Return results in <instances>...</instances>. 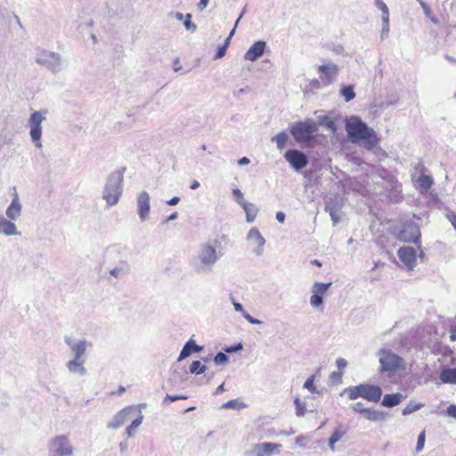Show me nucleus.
Segmentation results:
<instances>
[{
    "label": "nucleus",
    "instance_id": "052dcab7",
    "mask_svg": "<svg viewBox=\"0 0 456 456\" xmlns=\"http://www.w3.org/2000/svg\"><path fill=\"white\" fill-rule=\"evenodd\" d=\"M209 0H200L197 6L200 11H203L208 5Z\"/></svg>",
    "mask_w": 456,
    "mask_h": 456
},
{
    "label": "nucleus",
    "instance_id": "680f3d73",
    "mask_svg": "<svg viewBox=\"0 0 456 456\" xmlns=\"http://www.w3.org/2000/svg\"><path fill=\"white\" fill-rule=\"evenodd\" d=\"M389 33V25H383L382 24V28H381V38H384L385 37H387Z\"/></svg>",
    "mask_w": 456,
    "mask_h": 456
},
{
    "label": "nucleus",
    "instance_id": "bf43d9fd",
    "mask_svg": "<svg viewBox=\"0 0 456 456\" xmlns=\"http://www.w3.org/2000/svg\"><path fill=\"white\" fill-rule=\"evenodd\" d=\"M245 12H246V9L244 8V9L242 10V12H241L240 15V16H239V18L237 19V20H236V22H235V25H234V28H233L232 29V31L230 32V34H229L228 37L232 38V36L234 35V33H235V28H236V27H237V25H238L239 21L240 20L241 17L244 15Z\"/></svg>",
    "mask_w": 456,
    "mask_h": 456
},
{
    "label": "nucleus",
    "instance_id": "3c124183",
    "mask_svg": "<svg viewBox=\"0 0 456 456\" xmlns=\"http://www.w3.org/2000/svg\"><path fill=\"white\" fill-rule=\"evenodd\" d=\"M183 399H186V396L167 395L165 399H164V401L165 402H167V401L175 402V401H177V400H183Z\"/></svg>",
    "mask_w": 456,
    "mask_h": 456
},
{
    "label": "nucleus",
    "instance_id": "2eb2a0df",
    "mask_svg": "<svg viewBox=\"0 0 456 456\" xmlns=\"http://www.w3.org/2000/svg\"><path fill=\"white\" fill-rule=\"evenodd\" d=\"M246 240L252 247V251L256 256H260L264 253V246L265 239L262 236L256 227H252L246 237Z\"/></svg>",
    "mask_w": 456,
    "mask_h": 456
},
{
    "label": "nucleus",
    "instance_id": "c9c22d12",
    "mask_svg": "<svg viewBox=\"0 0 456 456\" xmlns=\"http://www.w3.org/2000/svg\"><path fill=\"white\" fill-rule=\"evenodd\" d=\"M314 376H310L304 383L303 387L305 389H307L313 394H320V391L318 390L317 387L314 385Z\"/></svg>",
    "mask_w": 456,
    "mask_h": 456
},
{
    "label": "nucleus",
    "instance_id": "f3484780",
    "mask_svg": "<svg viewBox=\"0 0 456 456\" xmlns=\"http://www.w3.org/2000/svg\"><path fill=\"white\" fill-rule=\"evenodd\" d=\"M285 159L297 171L304 168L308 164V159L305 153L297 150H289L284 155Z\"/></svg>",
    "mask_w": 456,
    "mask_h": 456
},
{
    "label": "nucleus",
    "instance_id": "58836bf2",
    "mask_svg": "<svg viewBox=\"0 0 456 456\" xmlns=\"http://www.w3.org/2000/svg\"><path fill=\"white\" fill-rule=\"evenodd\" d=\"M341 95L345 98L346 102H349L355 97V94L354 92V88L351 86H344L340 90Z\"/></svg>",
    "mask_w": 456,
    "mask_h": 456
},
{
    "label": "nucleus",
    "instance_id": "4c0bfd02",
    "mask_svg": "<svg viewBox=\"0 0 456 456\" xmlns=\"http://www.w3.org/2000/svg\"><path fill=\"white\" fill-rule=\"evenodd\" d=\"M433 183V180L428 175H420L418 179V184L419 188L427 191L430 188L431 184Z\"/></svg>",
    "mask_w": 456,
    "mask_h": 456
},
{
    "label": "nucleus",
    "instance_id": "f257e3e1",
    "mask_svg": "<svg viewBox=\"0 0 456 456\" xmlns=\"http://www.w3.org/2000/svg\"><path fill=\"white\" fill-rule=\"evenodd\" d=\"M346 131L353 143H357L367 151H372L379 159L386 156L385 151L378 146L379 138L376 132L360 118L356 116L348 118L346 121Z\"/></svg>",
    "mask_w": 456,
    "mask_h": 456
},
{
    "label": "nucleus",
    "instance_id": "69168bd1",
    "mask_svg": "<svg viewBox=\"0 0 456 456\" xmlns=\"http://www.w3.org/2000/svg\"><path fill=\"white\" fill-rule=\"evenodd\" d=\"M382 24L389 25V12L381 15Z\"/></svg>",
    "mask_w": 456,
    "mask_h": 456
},
{
    "label": "nucleus",
    "instance_id": "39448f33",
    "mask_svg": "<svg viewBox=\"0 0 456 456\" xmlns=\"http://www.w3.org/2000/svg\"><path fill=\"white\" fill-rule=\"evenodd\" d=\"M342 394L347 395L350 400L361 397L371 403H378L382 396V389L379 386L363 383L346 387Z\"/></svg>",
    "mask_w": 456,
    "mask_h": 456
},
{
    "label": "nucleus",
    "instance_id": "b1692460",
    "mask_svg": "<svg viewBox=\"0 0 456 456\" xmlns=\"http://www.w3.org/2000/svg\"><path fill=\"white\" fill-rule=\"evenodd\" d=\"M130 271L129 265L126 260H119L118 264L110 269V274L115 279H121Z\"/></svg>",
    "mask_w": 456,
    "mask_h": 456
},
{
    "label": "nucleus",
    "instance_id": "864d4df0",
    "mask_svg": "<svg viewBox=\"0 0 456 456\" xmlns=\"http://www.w3.org/2000/svg\"><path fill=\"white\" fill-rule=\"evenodd\" d=\"M232 305H233L234 310L236 312L242 314V316H244V314H246L247 312L244 310L242 305L234 300L232 301Z\"/></svg>",
    "mask_w": 456,
    "mask_h": 456
},
{
    "label": "nucleus",
    "instance_id": "09e8293b",
    "mask_svg": "<svg viewBox=\"0 0 456 456\" xmlns=\"http://www.w3.org/2000/svg\"><path fill=\"white\" fill-rule=\"evenodd\" d=\"M309 441V438L305 436H300L296 439V444L301 448H306V444Z\"/></svg>",
    "mask_w": 456,
    "mask_h": 456
},
{
    "label": "nucleus",
    "instance_id": "1a4fd4ad",
    "mask_svg": "<svg viewBox=\"0 0 456 456\" xmlns=\"http://www.w3.org/2000/svg\"><path fill=\"white\" fill-rule=\"evenodd\" d=\"M377 355L382 372H391L405 369L404 360L388 349H380Z\"/></svg>",
    "mask_w": 456,
    "mask_h": 456
},
{
    "label": "nucleus",
    "instance_id": "a878e982",
    "mask_svg": "<svg viewBox=\"0 0 456 456\" xmlns=\"http://www.w3.org/2000/svg\"><path fill=\"white\" fill-rule=\"evenodd\" d=\"M202 350V346H198L195 341L191 338L186 344L183 346L177 361L181 362L183 359L189 357L193 352H200Z\"/></svg>",
    "mask_w": 456,
    "mask_h": 456
},
{
    "label": "nucleus",
    "instance_id": "aec40b11",
    "mask_svg": "<svg viewBox=\"0 0 456 456\" xmlns=\"http://www.w3.org/2000/svg\"><path fill=\"white\" fill-rule=\"evenodd\" d=\"M21 212L22 204L20 202L18 192L14 191L12 201L5 210V216L11 220L17 221L20 217Z\"/></svg>",
    "mask_w": 456,
    "mask_h": 456
},
{
    "label": "nucleus",
    "instance_id": "79ce46f5",
    "mask_svg": "<svg viewBox=\"0 0 456 456\" xmlns=\"http://www.w3.org/2000/svg\"><path fill=\"white\" fill-rule=\"evenodd\" d=\"M425 441H426V434H425V431H422L418 436V441H417V444H416V452H419L423 450L424 445H425Z\"/></svg>",
    "mask_w": 456,
    "mask_h": 456
},
{
    "label": "nucleus",
    "instance_id": "4be33fe9",
    "mask_svg": "<svg viewBox=\"0 0 456 456\" xmlns=\"http://www.w3.org/2000/svg\"><path fill=\"white\" fill-rule=\"evenodd\" d=\"M265 48L266 43L265 41H256L245 53L244 59L246 61H256L264 54Z\"/></svg>",
    "mask_w": 456,
    "mask_h": 456
},
{
    "label": "nucleus",
    "instance_id": "e2e57ef3",
    "mask_svg": "<svg viewBox=\"0 0 456 456\" xmlns=\"http://www.w3.org/2000/svg\"><path fill=\"white\" fill-rule=\"evenodd\" d=\"M276 219L279 223L282 224L285 221V214L281 211L276 213Z\"/></svg>",
    "mask_w": 456,
    "mask_h": 456
},
{
    "label": "nucleus",
    "instance_id": "2f4dec72",
    "mask_svg": "<svg viewBox=\"0 0 456 456\" xmlns=\"http://www.w3.org/2000/svg\"><path fill=\"white\" fill-rule=\"evenodd\" d=\"M294 404L296 407V415L297 417H304L307 411L305 400H302L298 396L294 399Z\"/></svg>",
    "mask_w": 456,
    "mask_h": 456
},
{
    "label": "nucleus",
    "instance_id": "a18cd8bd",
    "mask_svg": "<svg viewBox=\"0 0 456 456\" xmlns=\"http://www.w3.org/2000/svg\"><path fill=\"white\" fill-rule=\"evenodd\" d=\"M351 409L353 410V411L363 415L364 411L367 408L364 407V404L362 402H358V403H353L351 405Z\"/></svg>",
    "mask_w": 456,
    "mask_h": 456
},
{
    "label": "nucleus",
    "instance_id": "13d9d810",
    "mask_svg": "<svg viewBox=\"0 0 456 456\" xmlns=\"http://www.w3.org/2000/svg\"><path fill=\"white\" fill-rule=\"evenodd\" d=\"M336 364H337L338 369L342 370L346 366L347 362L344 358H338L336 360Z\"/></svg>",
    "mask_w": 456,
    "mask_h": 456
},
{
    "label": "nucleus",
    "instance_id": "0e129e2a",
    "mask_svg": "<svg viewBox=\"0 0 456 456\" xmlns=\"http://www.w3.org/2000/svg\"><path fill=\"white\" fill-rule=\"evenodd\" d=\"M250 163V159L247 157H243L238 160L240 166H246Z\"/></svg>",
    "mask_w": 456,
    "mask_h": 456
},
{
    "label": "nucleus",
    "instance_id": "5fc2aeb1",
    "mask_svg": "<svg viewBox=\"0 0 456 456\" xmlns=\"http://www.w3.org/2000/svg\"><path fill=\"white\" fill-rule=\"evenodd\" d=\"M226 50L227 49L223 45L218 47L216 54L215 56V59H220V58L224 57L226 53Z\"/></svg>",
    "mask_w": 456,
    "mask_h": 456
},
{
    "label": "nucleus",
    "instance_id": "e433bc0d",
    "mask_svg": "<svg viewBox=\"0 0 456 456\" xmlns=\"http://www.w3.org/2000/svg\"><path fill=\"white\" fill-rule=\"evenodd\" d=\"M206 370L207 367L205 365H202L200 361L192 362L190 366V372L191 374H201L205 372Z\"/></svg>",
    "mask_w": 456,
    "mask_h": 456
},
{
    "label": "nucleus",
    "instance_id": "423d86ee",
    "mask_svg": "<svg viewBox=\"0 0 456 456\" xmlns=\"http://www.w3.org/2000/svg\"><path fill=\"white\" fill-rule=\"evenodd\" d=\"M48 110L41 109L33 111L27 121V126L29 129V136L33 145L37 149L43 147L42 134H43V122L46 120Z\"/></svg>",
    "mask_w": 456,
    "mask_h": 456
},
{
    "label": "nucleus",
    "instance_id": "6e6d98bb",
    "mask_svg": "<svg viewBox=\"0 0 456 456\" xmlns=\"http://www.w3.org/2000/svg\"><path fill=\"white\" fill-rule=\"evenodd\" d=\"M419 4L421 5L426 16L430 17V15H432L430 8L422 0H419Z\"/></svg>",
    "mask_w": 456,
    "mask_h": 456
},
{
    "label": "nucleus",
    "instance_id": "393cba45",
    "mask_svg": "<svg viewBox=\"0 0 456 456\" xmlns=\"http://www.w3.org/2000/svg\"><path fill=\"white\" fill-rule=\"evenodd\" d=\"M405 398L406 396L401 393L387 394L384 395L381 404L384 407L392 408L399 405Z\"/></svg>",
    "mask_w": 456,
    "mask_h": 456
},
{
    "label": "nucleus",
    "instance_id": "774afa93",
    "mask_svg": "<svg viewBox=\"0 0 456 456\" xmlns=\"http://www.w3.org/2000/svg\"><path fill=\"white\" fill-rule=\"evenodd\" d=\"M450 221L452 224V226L454 227V229L456 230V216L455 215H452L451 217H450Z\"/></svg>",
    "mask_w": 456,
    "mask_h": 456
},
{
    "label": "nucleus",
    "instance_id": "6ab92c4d",
    "mask_svg": "<svg viewBox=\"0 0 456 456\" xmlns=\"http://www.w3.org/2000/svg\"><path fill=\"white\" fill-rule=\"evenodd\" d=\"M397 256L400 261L407 267L411 270L415 267L417 262V253L412 247H402L397 251Z\"/></svg>",
    "mask_w": 456,
    "mask_h": 456
},
{
    "label": "nucleus",
    "instance_id": "c756f323",
    "mask_svg": "<svg viewBox=\"0 0 456 456\" xmlns=\"http://www.w3.org/2000/svg\"><path fill=\"white\" fill-rule=\"evenodd\" d=\"M440 379L443 383L456 384V368L444 369Z\"/></svg>",
    "mask_w": 456,
    "mask_h": 456
},
{
    "label": "nucleus",
    "instance_id": "20e7f679",
    "mask_svg": "<svg viewBox=\"0 0 456 456\" xmlns=\"http://www.w3.org/2000/svg\"><path fill=\"white\" fill-rule=\"evenodd\" d=\"M122 192L123 172L117 170L109 175L102 191L106 206L109 208L116 206L122 196Z\"/></svg>",
    "mask_w": 456,
    "mask_h": 456
},
{
    "label": "nucleus",
    "instance_id": "4468645a",
    "mask_svg": "<svg viewBox=\"0 0 456 456\" xmlns=\"http://www.w3.org/2000/svg\"><path fill=\"white\" fill-rule=\"evenodd\" d=\"M64 341L69 346L73 358L86 359L85 354L87 348L91 346L86 339H77L70 336H66Z\"/></svg>",
    "mask_w": 456,
    "mask_h": 456
},
{
    "label": "nucleus",
    "instance_id": "603ef678",
    "mask_svg": "<svg viewBox=\"0 0 456 456\" xmlns=\"http://www.w3.org/2000/svg\"><path fill=\"white\" fill-rule=\"evenodd\" d=\"M243 317L251 324H261L262 323V322L260 320L253 318L248 313L244 314Z\"/></svg>",
    "mask_w": 456,
    "mask_h": 456
},
{
    "label": "nucleus",
    "instance_id": "a19ab883",
    "mask_svg": "<svg viewBox=\"0 0 456 456\" xmlns=\"http://www.w3.org/2000/svg\"><path fill=\"white\" fill-rule=\"evenodd\" d=\"M244 406L245 405L242 403H240L237 400H230L223 405L225 409H240Z\"/></svg>",
    "mask_w": 456,
    "mask_h": 456
},
{
    "label": "nucleus",
    "instance_id": "37998d69",
    "mask_svg": "<svg viewBox=\"0 0 456 456\" xmlns=\"http://www.w3.org/2000/svg\"><path fill=\"white\" fill-rule=\"evenodd\" d=\"M214 362L217 365L226 364L228 362V356L224 353L220 352L215 356Z\"/></svg>",
    "mask_w": 456,
    "mask_h": 456
},
{
    "label": "nucleus",
    "instance_id": "cd10ccee",
    "mask_svg": "<svg viewBox=\"0 0 456 456\" xmlns=\"http://www.w3.org/2000/svg\"><path fill=\"white\" fill-rule=\"evenodd\" d=\"M366 419L370 421H383L386 419V414L379 410L373 408H367L362 415Z\"/></svg>",
    "mask_w": 456,
    "mask_h": 456
},
{
    "label": "nucleus",
    "instance_id": "4d7b16f0",
    "mask_svg": "<svg viewBox=\"0 0 456 456\" xmlns=\"http://www.w3.org/2000/svg\"><path fill=\"white\" fill-rule=\"evenodd\" d=\"M446 413L450 417L456 418V405H450L446 409Z\"/></svg>",
    "mask_w": 456,
    "mask_h": 456
},
{
    "label": "nucleus",
    "instance_id": "49530a36",
    "mask_svg": "<svg viewBox=\"0 0 456 456\" xmlns=\"http://www.w3.org/2000/svg\"><path fill=\"white\" fill-rule=\"evenodd\" d=\"M232 195L234 196L237 203L241 206L243 203H245L246 201L244 200L243 199V193L241 192V191L240 189H233L232 190Z\"/></svg>",
    "mask_w": 456,
    "mask_h": 456
},
{
    "label": "nucleus",
    "instance_id": "c03bdc74",
    "mask_svg": "<svg viewBox=\"0 0 456 456\" xmlns=\"http://www.w3.org/2000/svg\"><path fill=\"white\" fill-rule=\"evenodd\" d=\"M325 210L330 213L334 223L338 222L339 217L338 216L337 210L330 203L326 205Z\"/></svg>",
    "mask_w": 456,
    "mask_h": 456
},
{
    "label": "nucleus",
    "instance_id": "ddd939ff",
    "mask_svg": "<svg viewBox=\"0 0 456 456\" xmlns=\"http://www.w3.org/2000/svg\"><path fill=\"white\" fill-rule=\"evenodd\" d=\"M316 69L319 73V78L323 86L334 83L339 71L338 66L330 61L318 65Z\"/></svg>",
    "mask_w": 456,
    "mask_h": 456
},
{
    "label": "nucleus",
    "instance_id": "6e6552de",
    "mask_svg": "<svg viewBox=\"0 0 456 456\" xmlns=\"http://www.w3.org/2000/svg\"><path fill=\"white\" fill-rule=\"evenodd\" d=\"M318 130L315 121L306 119L303 122H296L290 126V133L294 139L298 142H306L312 140L314 133Z\"/></svg>",
    "mask_w": 456,
    "mask_h": 456
},
{
    "label": "nucleus",
    "instance_id": "9d476101",
    "mask_svg": "<svg viewBox=\"0 0 456 456\" xmlns=\"http://www.w3.org/2000/svg\"><path fill=\"white\" fill-rule=\"evenodd\" d=\"M35 61L38 65L45 67L53 74L61 70V57L57 53L38 49L36 53Z\"/></svg>",
    "mask_w": 456,
    "mask_h": 456
},
{
    "label": "nucleus",
    "instance_id": "f704fd0d",
    "mask_svg": "<svg viewBox=\"0 0 456 456\" xmlns=\"http://www.w3.org/2000/svg\"><path fill=\"white\" fill-rule=\"evenodd\" d=\"M272 140L276 142L277 148L279 150H282L287 143L288 134L285 132H281L278 134H276Z\"/></svg>",
    "mask_w": 456,
    "mask_h": 456
},
{
    "label": "nucleus",
    "instance_id": "c85d7f7f",
    "mask_svg": "<svg viewBox=\"0 0 456 456\" xmlns=\"http://www.w3.org/2000/svg\"><path fill=\"white\" fill-rule=\"evenodd\" d=\"M246 213V220L248 223H252L258 213L257 208L249 202H245L240 206Z\"/></svg>",
    "mask_w": 456,
    "mask_h": 456
},
{
    "label": "nucleus",
    "instance_id": "a211bd4d",
    "mask_svg": "<svg viewBox=\"0 0 456 456\" xmlns=\"http://www.w3.org/2000/svg\"><path fill=\"white\" fill-rule=\"evenodd\" d=\"M150 200V194L145 191H141L137 196V214L142 222L146 221L149 217L151 210Z\"/></svg>",
    "mask_w": 456,
    "mask_h": 456
},
{
    "label": "nucleus",
    "instance_id": "0eeeda50",
    "mask_svg": "<svg viewBox=\"0 0 456 456\" xmlns=\"http://www.w3.org/2000/svg\"><path fill=\"white\" fill-rule=\"evenodd\" d=\"M76 448L68 435H57L48 441L47 456H74Z\"/></svg>",
    "mask_w": 456,
    "mask_h": 456
},
{
    "label": "nucleus",
    "instance_id": "5701e85b",
    "mask_svg": "<svg viewBox=\"0 0 456 456\" xmlns=\"http://www.w3.org/2000/svg\"><path fill=\"white\" fill-rule=\"evenodd\" d=\"M86 359L73 358L66 362V368L69 373L82 377L86 375V369L85 367Z\"/></svg>",
    "mask_w": 456,
    "mask_h": 456
},
{
    "label": "nucleus",
    "instance_id": "ea45409f",
    "mask_svg": "<svg viewBox=\"0 0 456 456\" xmlns=\"http://www.w3.org/2000/svg\"><path fill=\"white\" fill-rule=\"evenodd\" d=\"M183 25L187 30L194 32L197 28L196 25L191 21V14L187 13L184 18Z\"/></svg>",
    "mask_w": 456,
    "mask_h": 456
},
{
    "label": "nucleus",
    "instance_id": "dca6fc26",
    "mask_svg": "<svg viewBox=\"0 0 456 456\" xmlns=\"http://www.w3.org/2000/svg\"><path fill=\"white\" fill-rule=\"evenodd\" d=\"M420 236V232L418 225L414 223L405 224L402 230H400L396 237L406 242H417Z\"/></svg>",
    "mask_w": 456,
    "mask_h": 456
},
{
    "label": "nucleus",
    "instance_id": "bb28decb",
    "mask_svg": "<svg viewBox=\"0 0 456 456\" xmlns=\"http://www.w3.org/2000/svg\"><path fill=\"white\" fill-rule=\"evenodd\" d=\"M346 433V431L342 428V426H338L335 428L328 441V444L331 452H335V444L345 436Z\"/></svg>",
    "mask_w": 456,
    "mask_h": 456
},
{
    "label": "nucleus",
    "instance_id": "7ed1b4c3",
    "mask_svg": "<svg viewBox=\"0 0 456 456\" xmlns=\"http://www.w3.org/2000/svg\"><path fill=\"white\" fill-rule=\"evenodd\" d=\"M222 256L221 250H218L216 246L210 242L201 243L192 259L195 273L198 274L211 273Z\"/></svg>",
    "mask_w": 456,
    "mask_h": 456
},
{
    "label": "nucleus",
    "instance_id": "8fccbe9b",
    "mask_svg": "<svg viewBox=\"0 0 456 456\" xmlns=\"http://www.w3.org/2000/svg\"><path fill=\"white\" fill-rule=\"evenodd\" d=\"M242 348H243L242 344L239 343L236 346L226 347L224 349V351L226 353H233V352L240 351V350H242Z\"/></svg>",
    "mask_w": 456,
    "mask_h": 456
},
{
    "label": "nucleus",
    "instance_id": "f8f14e48",
    "mask_svg": "<svg viewBox=\"0 0 456 456\" xmlns=\"http://www.w3.org/2000/svg\"><path fill=\"white\" fill-rule=\"evenodd\" d=\"M281 448V444L263 442L252 444L249 450L245 452L246 456H273L275 453H279Z\"/></svg>",
    "mask_w": 456,
    "mask_h": 456
},
{
    "label": "nucleus",
    "instance_id": "72a5a7b5",
    "mask_svg": "<svg viewBox=\"0 0 456 456\" xmlns=\"http://www.w3.org/2000/svg\"><path fill=\"white\" fill-rule=\"evenodd\" d=\"M424 407V404L421 403H415L413 401H411L403 409V415H410L421 408Z\"/></svg>",
    "mask_w": 456,
    "mask_h": 456
},
{
    "label": "nucleus",
    "instance_id": "473e14b6",
    "mask_svg": "<svg viewBox=\"0 0 456 456\" xmlns=\"http://www.w3.org/2000/svg\"><path fill=\"white\" fill-rule=\"evenodd\" d=\"M317 118H318V122H316V124L318 126H325L331 131L336 130L335 123L331 118H330L326 115H323V116L320 115V116H317Z\"/></svg>",
    "mask_w": 456,
    "mask_h": 456
},
{
    "label": "nucleus",
    "instance_id": "de8ad7c7",
    "mask_svg": "<svg viewBox=\"0 0 456 456\" xmlns=\"http://www.w3.org/2000/svg\"><path fill=\"white\" fill-rule=\"evenodd\" d=\"M375 5L381 11L382 14L389 12L387 5L382 0H376Z\"/></svg>",
    "mask_w": 456,
    "mask_h": 456
},
{
    "label": "nucleus",
    "instance_id": "338daca9",
    "mask_svg": "<svg viewBox=\"0 0 456 456\" xmlns=\"http://www.w3.org/2000/svg\"><path fill=\"white\" fill-rule=\"evenodd\" d=\"M180 201V198L179 197H173L171 200H169L167 201V204L170 205V206H175V205H177Z\"/></svg>",
    "mask_w": 456,
    "mask_h": 456
},
{
    "label": "nucleus",
    "instance_id": "9b49d317",
    "mask_svg": "<svg viewBox=\"0 0 456 456\" xmlns=\"http://www.w3.org/2000/svg\"><path fill=\"white\" fill-rule=\"evenodd\" d=\"M331 283L314 282L311 288L310 305L320 312L323 311V298Z\"/></svg>",
    "mask_w": 456,
    "mask_h": 456
},
{
    "label": "nucleus",
    "instance_id": "412c9836",
    "mask_svg": "<svg viewBox=\"0 0 456 456\" xmlns=\"http://www.w3.org/2000/svg\"><path fill=\"white\" fill-rule=\"evenodd\" d=\"M15 221L0 215V234L4 236H20V232L14 223Z\"/></svg>",
    "mask_w": 456,
    "mask_h": 456
},
{
    "label": "nucleus",
    "instance_id": "7c9ffc66",
    "mask_svg": "<svg viewBox=\"0 0 456 456\" xmlns=\"http://www.w3.org/2000/svg\"><path fill=\"white\" fill-rule=\"evenodd\" d=\"M122 253V248L118 245L110 246L105 254L106 260L109 262H113L116 258H118Z\"/></svg>",
    "mask_w": 456,
    "mask_h": 456
},
{
    "label": "nucleus",
    "instance_id": "f03ea898",
    "mask_svg": "<svg viewBox=\"0 0 456 456\" xmlns=\"http://www.w3.org/2000/svg\"><path fill=\"white\" fill-rule=\"evenodd\" d=\"M144 416L142 412H140L136 407L126 406L118 411L110 421H108L106 427L109 429H118L123 427L127 421L131 420L124 432V436L127 438L132 437L135 435L137 428L142 425Z\"/></svg>",
    "mask_w": 456,
    "mask_h": 456
}]
</instances>
